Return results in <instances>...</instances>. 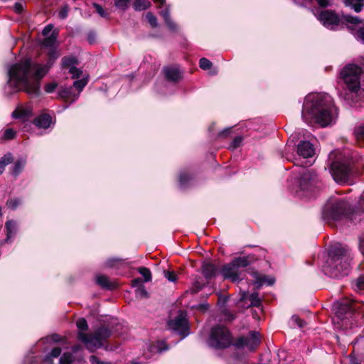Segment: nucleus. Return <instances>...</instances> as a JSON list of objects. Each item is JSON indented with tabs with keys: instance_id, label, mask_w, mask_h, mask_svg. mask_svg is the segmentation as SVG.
<instances>
[{
	"instance_id": "nucleus-1",
	"label": "nucleus",
	"mask_w": 364,
	"mask_h": 364,
	"mask_svg": "<svg viewBox=\"0 0 364 364\" xmlns=\"http://www.w3.org/2000/svg\"><path fill=\"white\" fill-rule=\"evenodd\" d=\"M49 48V60L46 64L35 63L30 59H26L11 66L8 70V81L4 87L5 94L10 95L23 90L34 97L39 95L41 80L58 57L56 47Z\"/></svg>"
},
{
	"instance_id": "nucleus-2",
	"label": "nucleus",
	"mask_w": 364,
	"mask_h": 364,
	"mask_svg": "<svg viewBox=\"0 0 364 364\" xmlns=\"http://www.w3.org/2000/svg\"><path fill=\"white\" fill-rule=\"evenodd\" d=\"M338 115L333 98L327 93H311L306 96L301 112L304 122L326 127L334 124Z\"/></svg>"
},
{
	"instance_id": "nucleus-3",
	"label": "nucleus",
	"mask_w": 364,
	"mask_h": 364,
	"mask_svg": "<svg viewBox=\"0 0 364 364\" xmlns=\"http://www.w3.org/2000/svg\"><path fill=\"white\" fill-rule=\"evenodd\" d=\"M352 259L348 249L336 245L330 249L328 257L321 267L322 272L331 278H342L348 274Z\"/></svg>"
},
{
	"instance_id": "nucleus-4",
	"label": "nucleus",
	"mask_w": 364,
	"mask_h": 364,
	"mask_svg": "<svg viewBox=\"0 0 364 364\" xmlns=\"http://www.w3.org/2000/svg\"><path fill=\"white\" fill-rule=\"evenodd\" d=\"M321 187V181L317 174L309 169H301L298 176L294 178L293 191L301 198L315 197Z\"/></svg>"
},
{
	"instance_id": "nucleus-5",
	"label": "nucleus",
	"mask_w": 364,
	"mask_h": 364,
	"mask_svg": "<svg viewBox=\"0 0 364 364\" xmlns=\"http://www.w3.org/2000/svg\"><path fill=\"white\" fill-rule=\"evenodd\" d=\"M353 213L350 203L344 198L331 196L325 204L322 217L326 223L339 220L345 217H349Z\"/></svg>"
},
{
	"instance_id": "nucleus-6",
	"label": "nucleus",
	"mask_w": 364,
	"mask_h": 364,
	"mask_svg": "<svg viewBox=\"0 0 364 364\" xmlns=\"http://www.w3.org/2000/svg\"><path fill=\"white\" fill-rule=\"evenodd\" d=\"M362 68L355 64L346 65L340 73V77L346 85L348 92L345 94V100H348L350 95L353 101H356L358 92L360 89V75Z\"/></svg>"
},
{
	"instance_id": "nucleus-7",
	"label": "nucleus",
	"mask_w": 364,
	"mask_h": 364,
	"mask_svg": "<svg viewBox=\"0 0 364 364\" xmlns=\"http://www.w3.org/2000/svg\"><path fill=\"white\" fill-rule=\"evenodd\" d=\"M111 335L112 331L109 328L102 326L92 333L79 332L77 338L85 344L86 348L90 352H93L100 348L103 346V342L109 338Z\"/></svg>"
},
{
	"instance_id": "nucleus-8",
	"label": "nucleus",
	"mask_w": 364,
	"mask_h": 364,
	"mask_svg": "<svg viewBox=\"0 0 364 364\" xmlns=\"http://www.w3.org/2000/svg\"><path fill=\"white\" fill-rule=\"evenodd\" d=\"M232 344V338L230 331L225 326L217 325L212 328L208 345L215 349H224Z\"/></svg>"
},
{
	"instance_id": "nucleus-9",
	"label": "nucleus",
	"mask_w": 364,
	"mask_h": 364,
	"mask_svg": "<svg viewBox=\"0 0 364 364\" xmlns=\"http://www.w3.org/2000/svg\"><path fill=\"white\" fill-rule=\"evenodd\" d=\"M250 264L248 257H235L228 264H225L221 269V274L225 279L232 282L240 280L241 268H245Z\"/></svg>"
},
{
	"instance_id": "nucleus-10",
	"label": "nucleus",
	"mask_w": 364,
	"mask_h": 364,
	"mask_svg": "<svg viewBox=\"0 0 364 364\" xmlns=\"http://www.w3.org/2000/svg\"><path fill=\"white\" fill-rule=\"evenodd\" d=\"M296 151L299 159H294V165L310 166L313 164L314 161L311 159L315 155V149L311 143L308 141H301L297 145Z\"/></svg>"
},
{
	"instance_id": "nucleus-11",
	"label": "nucleus",
	"mask_w": 364,
	"mask_h": 364,
	"mask_svg": "<svg viewBox=\"0 0 364 364\" xmlns=\"http://www.w3.org/2000/svg\"><path fill=\"white\" fill-rule=\"evenodd\" d=\"M331 174L338 183H346L350 181L352 168L349 162L333 161L331 166Z\"/></svg>"
},
{
	"instance_id": "nucleus-12",
	"label": "nucleus",
	"mask_w": 364,
	"mask_h": 364,
	"mask_svg": "<svg viewBox=\"0 0 364 364\" xmlns=\"http://www.w3.org/2000/svg\"><path fill=\"white\" fill-rule=\"evenodd\" d=\"M186 317V313L180 311L173 319L168 322V328L173 333L181 336L180 340L183 339L190 333L188 321Z\"/></svg>"
},
{
	"instance_id": "nucleus-13",
	"label": "nucleus",
	"mask_w": 364,
	"mask_h": 364,
	"mask_svg": "<svg viewBox=\"0 0 364 364\" xmlns=\"http://www.w3.org/2000/svg\"><path fill=\"white\" fill-rule=\"evenodd\" d=\"M344 16L341 17L332 10H323L316 14L317 19L328 29L336 30L343 21Z\"/></svg>"
},
{
	"instance_id": "nucleus-14",
	"label": "nucleus",
	"mask_w": 364,
	"mask_h": 364,
	"mask_svg": "<svg viewBox=\"0 0 364 364\" xmlns=\"http://www.w3.org/2000/svg\"><path fill=\"white\" fill-rule=\"evenodd\" d=\"M335 309L337 322H341V326L346 328L348 327L352 328L353 323L350 322L349 324L348 323L355 316L353 307L346 302L337 303L335 305Z\"/></svg>"
},
{
	"instance_id": "nucleus-15",
	"label": "nucleus",
	"mask_w": 364,
	"mask_h": 364,
	"mask_svg": "<svg viewBox=\"0 0 364 364\" xmlns=\"http://www.w3.org/2000/svg\"><path fill=\"white\" fill-rule=\"evenodd\" d=\"M344 19L346 23L352 25L350 28L352 30L355 38L358 41L364 43V25L359 26L361 23V20L358 17L351 15H346V16H344Z\"/></svg>"
},
{
	"instance_id": "nucleus-16",
	"label": "nucleus",
	"mask_w": 364,
	"mask_h": 364,
	"mask_svg": "<svg viewBox=\"0 0 364 364\" xmlns=\"http://www.w3.org/2000/svg\"><path fill=\"white\" fill-rule=\"evenodd\" d=\"M170 12V5H166L165 9L159 12V14L163 18L164 23L169 31L176 32L178 31V25L171 19Z\"/></svg>"
},
{
	"instance_id": "nucleus-17",
	"label": "nucleus",
	"mask_w": 364,
	"mask_h": 364,
	"mask_svg": "<svg viewBox=\"0 0 364 364\" xmlns=\"http://www.w3.org/2000/svg\"><path fill=\"white\" fill-rule=\"evenodd\" d=\"M218 267L209 262H204L202 264L201 273L205 279L214 278L218 272Z\"/></svg>"
},
{
	"instance_id": "nucleus-18",
	"label": "nucleus",
	"mask_w": 364,
	"mask_h": 364,
	"mask_svg": "<svg viewBox=\"0 0 364 364\" xmlns=\"http://www.w3.org/2000/svg\"><path fill=\"white\" fill-rule=\"evenodd\" d=\"M164 73L166 79L168 81L177 82L181 77L179 69L175 66L164 68Z\"/></svg>"
},
{
	"instance_id": "nucleus-19",
	"label": "nucleus",
	"mask_w": 364,
	"mask_h": 364,
	"mask_svg": "<svg viewBox=\"0 0 364 364\" xmlns=\"http://www.w3.org/2000/svg\"><path fill=\"white\" fill-rule=\"evenodd\" d=\"M260 343V335L258 332L251 331L247 336V348L254 351Z\"/></svg>"
},
{
	"instance_id": "nucleus-20",
	"label": "nucleus",
	"mask_w": 364,
	"mask_h": 364,
	"mask_svg": "<svg viewBox=\"0 0 364 364\" xmlns=\"http://www.w3.org/2000/svg\"><path fill=\"white\" fill-rule=\"evenodd\" d=\"M52 123V118L48 114H42L36 117L34 124L39 128L47 129Z\"/></svg>"
},
{
	"instance_id": "nucleus-21",
	"label": "nucleus",
	"mask_w": 364,
	"mask_h": 364,
	"mask_svg": "<svg viewBox=\"0 0 364 364\" xmlns=\"http://www.w3.org/2000/svg\"><path fill=\"white\" fill-rule=\"evenodd\" d=\"M26 164V159L25 158H21L16 160L13 166L11 168V173L13 176L16 178L18 176L22 171H23L25 166Z\"/></svg>"
},
{
	"instance_id": "nucleus-22",
	"label": "nucleus",
	"mask_w": 364,
	"mask_h": 364,
	"mask_svg": "<svg viewBox=\"0 0 364 364\" xmlns=\"http://www.w3.org/2000/svg\"><path fill=\"white\" fill-rule=\"evenodd\" d=\"M58 96L60 98L63 99H71L72 102L75 101L78 97L79 94L75 95L74 93L73 87H63L59 92H58Z\"/></svg>"
},
{
	"instance_id": "nucleus-23",
	"label": "nucleus",
	"mask_w": 364,
	"mask_h": 364,
	"mask_svg": "<svg viewBox=\"0 0 364 364\" xmlns=\"http://www.w3.org/2000/svg\"><path fill=\"white\" fill-rule=\"evenodd\" d=\"M59 34V31L56 29L53 31V32L50 34V36H45L42 42V45L45 48H53L55 47L57 38Z\"/></svg>"
},
{
	"instance_id": "nucleus-24",
	"label": "nucleus",
	"mask_w": 364,
	"mask_h": 364,
	"mask_svg": "<svg viewBox=\"0 0 364 364\" xmlns=\"http://www.w3.org/2000/svg\"><path fill=\"white\" fill-rule=\"evenodd\" d=\"M344 4L354 10V11L359 13L364 6V0H344Z\"/></svg>"
},
{
	"instance_id": "nucleus-25",
	"label": "nucleus",
	"mask_w": 364,
	"mask_h": 364,
	"mask_svg": "<svg viewBox=\"0 0 364 364\" xmlns=\"http://www.w3.org/2000/svg\"><path fill=\"white\" fill-rule=\"evenodd\" d=\"M5 228L7 232L5 242H8L10 239L16 234L17 225L14 220H9L6 223Z\"/></svg>"
},
{
	"instance_id": "nucleus-26",
	"label": "nucleus",
	"mask_w": 364,
	"mask_h": 364,
	"mask_svg": "<svg viewBox=\"0 0 364 364\" xmlns=\"http://www.w3.org/2000/svg\"><path fill=\"white\" fill-rule=\"evenodd\" d=\"M32 112L30 107H19L13 112L12 116L16 119H25L31 116Z\"/></svg>"
},
{
	"instance_id": "nucleus-27",
	"label": "nucleus",
	"mask_w": 364,
	"mask_h": 364,
	"mask_svg": "<svg viewBox=\"0 0 364 364\" xmlns=\"http://www.w3.org/2000/svg\"><path fill=\"white\" fill-rule=\"evenodd\" d=\"M78 64V60L75 56H65L62 58L61 66L63 69H68Z\"/></svg>"
},
{
	"instance_id": "nucleus-28",
	"label": "nucleus",
	"mask_w": 364,
	"mask_h": 364,
	"mask_svg": "<svg viewBox=\"0 0 364 364\" xmlns=\"http://www.w3.org/2000/svg\"><path fill=\"white\" fill-rule=\"evenodd\" d=\"M61 351L60 347L53 348L51 352L44 358L43 363L45 364H52L53 358H58L61 354Z\"/></svg>"
},
{
	"instance_id": "nucleus-29",
	"label": "nucleus",
	"mask_w": 364,
	"mask_h": 364,
	"mask_svg": "<svg viewBox=\"0 0 364 364\" xmlns=\"http://www.w3.org/2000/svg\"><path fill=\"white\" fill-rule=\"evenodd\" d=\"M191 178H192L188 173H187L186 171H181L179 174L180 187L182 189H185L186 188H187Z\"/></svg>"
},
{
	"instance_id": "nucleus-30",
	"label": "nucleus",
	"mask_w": 364,
	"mask_h": 364,
	"mask_svg": "<svg viewBox=\"0 0 364 364\" xmlns=\"http://www.w3.org/2000/svg\"><path fill=\"white\" fill-rule=\"evenodd\" d=\"M16 132L11 128L6 129L4 132H0V143L6 140L13 139L16 136Z\"/></svg>"
},
{
	"instance_id": "nucleus-31",
	"label": "nucleus",
	"mask_w": 364,
	"mask_h": 364,
	"mask_svg": "<svg viewBox=\"0 0 364 364\" xmlns=\"http://www.w3.org/2000/svg\"><path fill=\"white\" fill-rule=\"evenodd\" d=\"M13 156L11 153L5 154L0 159V175L3 173L5 170V166L13 161Z\"/></svg>"
},
{
	"instance_id": "nucleus-32",
	"label": "nucleus",
	"mask_w": 364,
	"mask_h": 364,
	"mask_svg": "<svg viewBox=\"0 0 364 364\" xmlns=\"http://www.w3.org/2000/svg\"><path fill=\"white\" fill-rule=\"evenodd\" d=\"M96 283L102 288L110 289L112 284L109 279L104 275H98L96 277Z\"/></svg>"
},
{
	"instance_id": "nucleus-33",
	"label": "nucleus",
	"mask_w": 364,
	"mask_h": 364,
	"mask_svg": "<svg viewBox=\"0 0 364 364\" xmlns=\"http://www.w3.org/2000/svg\"><path fill=\"white\" fill-rule=\"evenodd\" d=\"M133 6L136 11H142L149 8L151 3L147 0H135Z\"/></svg>"
},
{
	"instance_id": "nucleus-34",
	"label": "nucleus",
	"mask_w": 364,
	"mask_h": 364,
	"mask_svg": "<svg viewBox=\"0 0 364 364\" xmlns=\"http://www.w3.org/2000/svg\"><path fill=\"white\" fill-rule=\"evenodd\" d=\"M168 349V346L164 341H158L151 346V351L161 353Z\"/></svg>"
},
{
	"instance_id": "nucleus-35",
	"label": "nucleus",
	"mask_w": 364,
	"mask_h": 364,
	"mask_svg": "<svg viewBox=\"0 0 364 364\" xmlns=\"http://www.w3.org/2000/svg\"><path fill=\"white\" fill-rule=\"evenodd\" d=\"M355 134L358 143L361 146H364V123L355 128Z\"/></svg>"
},
{
	"instance_id": "nucleus-36",
	"label": "nucleus",
	"mask_w": 364,
	"mask_h": 364,
	"mask_svg": "<svg viewBox=\"0 0 364 364\" xmlns=\"http://www.w3.org/2000/svg\"><path fill=\"white\" fill-rule=\"evenodd\" d=\"M249 301L252 306L259 307L262 305V301L257 292L252 293L249 296Z\"/></svg>"
},
{
	"instance_id": "nucleus-37",
	"label": "nucleus",
	"mask_w": 364,
	"mask_h": 364,
	"mask_svg": "<svg viewBox=\"0 0 364 364\" xmlns=\"http://www.w3.org/2000/svg\"><path fill=\"white\" fill-rule=\"evenodd\" d=\"M138 272L144 277L145 282L151 280V272L149 268L140 267L138 268Z\"/></svg>"
},
{
	"instance_id": "nucleus-38",
	"label": "nucleus",
	"mask_w": 364,
	"mask_h": 364,
	"mask_svg": "<svg viewBox=\"0 0 364 364\" xmlns=\"http://www.w3.org/2000/svg\"><path fill=\"white\" fill-rule=\"evenodd\" d=\"M274 279L273 278H269L267 276H264L262 277H259L256 280L257 286L261 287L262 285L267 284V285H272L274 283Z\"/></svg>"
},
{
	"instance_id": "nucleus-39",
	"label": "nucleus",
	"mask_w": 364,
	"mask_h": 364,
	"mask_svg": "<svg viewBox=\"0 0 364 364\" xmlns=\"http://www.w3.org/2000/svg\"><path fill=\"white\" fill-rule=\"evenodd\" d=\"M87 83V80L85 78L77 80L73 82V87H75L78 91L77 94L80 95V92H82Z\"/></svg>"
},
{
	"instance_id": "nucleus-40",
	"label": "nucleus",
	"mask_w": 364,
	"mask_h": 364,
	"mask_svg": "<svg viewBox=\"0 0 364 364\" xmlns=\"http://www.w3.org/2000/svg\"><path fill=\"white\" fill-rule=\"evenodd\" d=\"M73 361V355L71 353H64L59 360L60 364H71Z\"/></svg>"
},
{
	"instance_id": "nucleus-41",
	"label": "nucleus",
	"mask_w": 364,
	"mask_h": 364,
	"mask_svg": "<svg viewBox=\"0 0 364 364\" xmlns=\"http://www.w3.org/2000/svg\"><path fill=\"white\" fill-rule=\"evenodd\" d=\"M203 287L204 284L202 282L199 281L198 279H196V281L193 282L190 291L192 294H196L198 291H200Z\"/></svg>"
},
{
	"instance_id": "nucleus-42",
	"label": "nucleus",
	"mask_w": 364,
	"mask_h": 364,
	"mask_svg": "<svg viewBox=\"0 0 364 364\" xmlns=\"http://www.w3.org/2000/svg\"><path fill=\"white\" fill-rule=\"evenodd\" d=\"M146 18L152 28H156L158 26L157 18L151 12L146 13Z\"/></svg>"
},
{
	"instance_id": "nucleus-43",
	"label": "nucleus",
	"mask_w": 364,
	"mask_h": 364,
	"mask_svg": "<svg viewBox=\"0 0 364 364\" xmlns=\"http://www.w3.org/2000/svg\"><path fill=\"white\" fill-rule=\"evenodd\" d=\"M130 0H114V6L122 11H125L129 7Z\"/></svg>"
},
{
	"instance_id": "nucleus-44",
	"label": "nucleus",
	"mask_w": 364,
	"mask_h": 364,
	"mask_svg": "<svg viewBox=\"0 0 364 364\" xmlns=\"http://www.w3.org/2000/svg\"><path fill=\"white\" fill-rule=\"evenodd\" d=\"M21 200L20 198H15L8 200L6 204L9 208L15 210L21 204Z\"/></svg>"
},
{
	"instance_id": "nucleus-45",
	"label": "nucleus",
	"mask_w": 364,
	"mask_h": 364,
	"mask_svg": "<svg viewBox=\"0 0 364 364\" xmlns=\"http://www.w3.org/2000/svg\"><path fill=\"white\" fill-rule=\"evenodd\" d=\"M354 211L358 213H364V190L360 196L358 205L355 207V210Z\"/></svg>"
},
{
	"instance_id": "nucleus-46",
	"label": "nucleus",
	"mask_w": 364,
	"mask_h": 364,
	"mask_svg": "<svg viewBox=\"0 0 364 364\" xmlns=\"http://www.w3.org/2000/svg\"><path fill=\"white\" fill-rule=\"evenodd\" d=\"M199 65L200 68L205 70H209L212 67V63L205 58H200Z\"/></svg>"
},
{
	"instance_id": "nucleus-47",
	"label": "nucleus",
	"mask_w": 364,
	"mask_h": 364,
	"mask_svg": "<svg viewBox=\"0 0 364 364\" xmlns=\"http://www.w3.org/2000/svg\"><path fill=\"white\" fill-rule=\"evenodd\" d=\"M93 7L96 10V12L101 16V17H103V18H108L109 16V14L107 12H106L104 9L102 8V6H100V4H93Z\"/></svg>"
},
{
	"instance_id": "nucleus-48",
	"label": "nucleus",
	"mask_w": 364,
	"mask_h": 364,
	"mask_svg": "<svg viewBox=\"0 0 364 364\" xmlns=\"http://www.w3.org/2000/svg\"><path fill=\"white\" fill-rule=\"evenodd\" d=\"M77 327L79 330L85 331L88 328L87 321L84 318H81L77 321Z\"/></svg>"
},
{
	"instance_id": "nucleus-49",
	"label": "nucleus",
	"mask_w": 364,
	"mask_h": 364,
	"mask_svg": "<svg viewBox=\"0 0 364 364\" xmlns=\"http://www.w3.org/2000/svg\"><path fill=\"white\" fill-rule=\"evenodd\" d=\"M135 294H136V296L139 297V298L147 297V295H148V293L144 286H141V287H138L135 290Z\"/></svg>"
},
{
	"instance_id": "nucleus-50",
	"label": "nucleus",
	"mask_w": 364,
	"mask_h": 364,
	"mask_svg": "<svg viewBox=\"0 0 364 364\" xmlns=\"http://www.w3.org/2000/svg\"><path fill=\"white\" fill-rule=\"evenodd\" d=\"M69 73L72 75L73 78H78L81 76L82 71L76 68V65L70 68Z\"/></svg>"
},
{
	"instance_id": "nucleus-51",
	"label": "nucleus",
	"mask_w": 364,
	"mask_h": 364,
	"mask_svg": "<svg viewBox=\"0 0 364 364\" xmlns=\"http://www.w3.org/2000/svg\"><path fill=\"white\" fill-rule=\"evenodd\" d=\"M234 346L239 348L245 346L247 347V337L242 336L238 338L234 343Z\"/></svg>"
},
{
	"instance_id": "nucleus-52",
	"label": "nucleus",
	"mask_w": 364,
	"mask_h": 364,
	"mask_svg": "<svg viewBox=\"0 0 364 364\" xmlns=\"http://www.w3.org/2000/svg\"><path fill=\"white\" fill-rule=\"evenodd\" d=\"M69 7L68 5L63 6L58 12V16L60 19H65L68 15Z\"/></svg>"
},
{
	"instance_id": "nucleus-53",
	"label": "nucleus",
	"mask_w": 364,
	"mask_h": 364,
	"mask_svg": "<svg viewBox=\"0 0 364 364\" xmlns=\"http://www.w3.org/2000/svg\"><path fill=\"white\" fill-rule=\"evenodd\" d=\"M242 141V137L240 136H237L234 138L232 143L230 145V148L235 149L237 147H239Z\"/></svg>"
},
{
	"instance_id": "nucleus-54",
	"label": "nucleus",
	"mask_w": 364,
	"mask_h": 364,
	"mask_svg": "<svg viewBox=\"0 0 364 364\" xmlns=\"http://www.w3.org/2000/svg\"><path fill=\"white\" fill-rule=\"evenodd\" d=\"M164 277L169 281L174 282L177 280V276L174 272L164 271Z\"/></svg>"
},
{
	"instance_id": "nucleus-55",
	"label": "nucleus",
	"mask_w": 364,
	"mask_h": 364,
	"mask_svg": "<svg viewBox=\"0 0 364 364\" xmlns=\"http://www.w3.org/2000/svg\"><path fill=\"white\" fill-rule=\"evenodd\" d=\"M291 321L296 324L299 328H303L306 325V322L297 316L291 317Z\"/></svg>"
},
{
	"instance_id": "nucleus-56",
	"label": "nucleus",
	"mask_w": 364,
	"mask_h": 364,
	"mask_svg": "<svg viewBox=\"0 0 364 364\" xmlns=\"http://www.w3.org/2000/svg\"><path fill=\"white\" fill-rule=\"evenodd\" d=\"M90 362L91 364H112L110 362L100 360V358L95 355H91L90 357Z\"/></svg>"
},
{
	"instance_id": "nucleus-57",
	"label": "nucleus",
	"mask_w": 364,
	"mask_h": 364,
	"mask_svg": "<svg viewBox=\"0 0 364 364\" xmlns=\"http://www.w3.org/2000/svg\"><path fill=\"white\" fill-rule=\"evenodd\" d=\"M57 83L55 82H50L45 85V91L47 93H52L54 92L55 88L57 87Z\"/></svg>"
},
{
	"instance_id": "nucleus-58",
	"label": "nucleus",
	"mask_w": 364,
	"mask_h": 364,
	"mask_svg": "<svg viewBox=\"0 0 364 364\" xmlns=\"http://www.w3.org/2000/svg\"><path fill=\"white\" fill-rule=\"evenodd\" d=\"M120 259L118 258H109L105 262V266L107 267H114Z\"/></svg>"
},
{
	"instance_id": "nucleus-59",
	"label": "nucleus",
	"mask_w": 364,
	"mask_h": 364,
	"mask_svg": "<svg viewBox=\"0 0 364 364\" xmlns=\"http://www.w3.org/2000/svg\"><path fill=\"white\" fill-rule=\"evenodd\" d=\"M356 287L360 290H364V274L356 279Z\"/></svg>"
},
{
	"instance_id": "nucleus-60",
	"label": "nucleus",
	"mask_w": 364,
	"mask_h": 364,
	"mask_svg": "<svg viewBox=\"0 0 364 364\" xmlns=\"http://www.w3.org/2000/svg\"><path fill=\"white\" fill-rule=\"evenodd\" d=\"M53 26L52 24H48L42 31V35L43 36H50V33L53 32Z\"/></svg>"
},
{
	"instance_id": "nucleus-61",
	"label": "nucleus",
	"mask_w": 364,
	"mask_h": 364,
	"mask_svg": "<svg viewBox=\"0 0 364 364\" xmlns=\"http://www.w3.org/2000/svg\"><path fill=\"white\" fill-rule=\"evenodd\" d=\"M14 9L16 13L21 14L23 10L22 4L18 2L16 3L14 6Z\"/></svg>"
},
{
	"instance_id": "nucleus-62",
	"label": "nucleus",
	"mask_w": 364,
	"mask_h": 364,
	"mask_svg": "<svg viewBox=\"0 0 364 364\" xmlns=\"http://www.w3.org/2000/svg\"><path fill=\"white\" fill-rule=\"evenodd\" d=\"M132 287H139L141 286H143L141 284V279L140 278H136V279H134L132 280Z\"/></svg>"
},
{
	"instance_id": "nucleus-63",
	"label": "nucleus",
	"mask_w": 364,
	"mask_h": 364,
	"mask_svg": "<svg viewBox=\"0 0 364 364\" xmlns=\"http://www.w3.org/2000/svg\"><path fill=\"white\" fill-rule=\"evenodd\" d=\"M359 247L362 255L364 256V237L360 240Z\"/></svg>"
},
{
	"instance_id": "nucleus-64",
	"label": "nucleus",
	"mask_w": 364,
	"mask_h": 364,
	"mask_svg": "<svg viewBox=\"0 0 364 364\" xmlns=\"http://www.w3.org/2000/svg\"><path fill=\"white\" fill-rule=\"evenodd\" d=\"M50 339L55 342V343H57L58 341H60V337L59 335L58 334H54V335H52L51 337H50Z\"/></svg>"
}]
</instances>
